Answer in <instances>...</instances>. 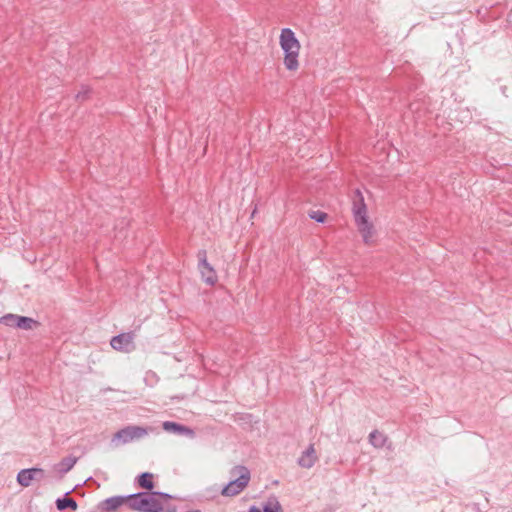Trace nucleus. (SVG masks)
Here are the masks:
<instances>
[{
  "label": "nucleus",
  "mask_w": 512,
  "mask_h": 512,
  "mask_svg": "<svg viewBox=\"0 0 512 512\" xmlns=\"http://www.w3.org/2000/svg\"><path fill=\"white\" fill-rule=\"evenodd\" d=\"M249 512H261L257 507L253 506L249 509Z\"/></svg>",
  "instance_id": "6ab92c4d"
},
{
  "label": "nucleus",
  "mask_w": 512,
  "mask_h": 512,
  "mask_svg": "<svg viewBox=\"0 0 512 512\" xmlns=\"http://www.w3.org/2000/svg\"><path fill=\"white\" fill-rule=\"evenodd\" d=\"M163 429L167 432L182 434L188 437H193L194 435L193 431L190 428L170 421H166L163 423Z\"/></svg>",
  "instance_id": "f8f14e48"
},
{
  "label": "nucleus",
  "mask_w": 512,
  "mask_h": 512,
  "mask_svg": "<svg viewBox=\"0 0 512 512\" xmlns=\"http://www.w3.org/2000/svg\"><path fill=\"white\" fill-rule=\"evenodd\" d=\"M147 430L140 426H127L119 430L113 437L117 444H126L141 439L147 435Z\"/></svg>",
  "instance_id": "39448f33"
},
{
  "label": "nucleus",
  "mask_w": 512,
  "mask_h": 512,
  "mask_svg": "<svg viewBox=\"0 0 512 512\" xmlns=\"http://www.w3.org/2000/svg\"><path fill=\"white\" fill-rule=\"evenodd\" d=\"M317 460L316 450L313 445H310L299 458V465L304 468H310Z\"/></svg>",
  "instance_id": "9b49d317"
},
{
  "label": "nucleus",
  "mask_w": 512,
  "mask_h": 512,
  "mask_svg": "<svg viewBox=\"0 0 512 512\" xmlns=\"http://www.w3.org/2000/svg\"><path fill=\"white\" fill-rule=\"evenodd\" d=\"M232 475L236 478L231 480L221 491L226 497H233L240 494L249 484L251 475L245 466H236L232 470Z\"/></svg>",
  "instance_id": "20e7f679"
},
{
  "label": "nucleus",
  "mask_w": 512,
  "mask_h": 512,
  "mask_svg": "<svg viewBox=\"0 0 512 512\" xmlns=\"http://www.w3.org/2000/svg\"><path fill=\"white\" fill-rule=\"evenodd\" d=\"M75 462H76L75 459L68 458V459L63 460L61 465L63 466L65 471H68L73 467Z\"/></svg>",
  "instance_id": "a211bd4d"
},
{
  "label": "nucleus",
  "mask_w": 512,
  "mask_h": 512,
  "mask_svg": "<svg viewBox=\"0 0 512 512\" xmlns=\"http://www.w3.org/2000/svg\"><path fill=\"white\" fill-rule=\"evenodd\" d=\"M310 216L317 222H324L327 218V214L320 211L313 212Z\"/></svg>",
  "instance_id": "f3484780"
},
{
  "label": "nucleus",
  "mask_w": 512,
  "mask_h": 512,
  "mask_svg": "<svg viewBox=\"0 0 512 512\" xmlns=\"http://www.w3.org/2000/svg\"><path fill=\"white\" fill-rule=\"evenodd\" d=\"M0 321L9 327H16L24 330H31L38 325L32 318L8 314L3 316Z\"/></svg>",
  "instance_id": "423d86ee"
},
{
  "label": "nucleus",
  "mask_w": 512,
  "mask_h": 512,
  "mask_svg": "<svg viewBox=\"0 0 512 512\" xmlns=\"http://www.w3.org/2000/svg\"><path fill=\"white\" fill-rule=\"evenodd\" d=\"M263 511L264 512H283V509L278 500L270 499L265 503V505L263 507Z\"/></svg>",
  "instance_id": "dca6fc26"
},
{
  "label": "nucleus",
  "mask_w": 512,
  "mask_h": 512,
  "mask_svg": "<svg viewBox=\"0 0 512 512\" xmlns=\"http://www.w3.org/2000/svg\"><path fill=\"white\" fill-rule=\"evenodd\" d=\"M56 506L59 510H64L66 508H71L73 511H76L78 508L77 503L72 498H62L56 501Z\"/></svg>",
  "instance_id": "4468645a"
},
{
  "label": "nucleus",
  "mask_w": 512,
  "mask_h": 512,
  "mask_svg": "<svg viewBox=\"0 0 512 512\" xmlns=\"http://www.w3.org/2000/svg\"><path fill=\"white\" fill-rule=\"evenodd\" d=\"M169 498L166 494L139 493L128 496V505L139 512H162Z\"/></svg>",
  "instance_id": "7ed1b4c3"
},
{
  "label": "nucleus",
  "mask_w": 512,
  "mask_h": 512,
  "mask_svg": "<svg viewBox=\"0 0 512 512\" xmlns=\"http://www.w3.org/2000/svg\"><path fill=\"white\" fill-rule=\"evenodd\" d=\"M126 503H128V496L127 497L114 496V497L107 498V499L103 500L99 504V509L104 512H111V511H115L116 509H118L119 507H121L122 505H124Z\"/></svg>",
  "instance_id": "9d476101"
},
{
  "label": "nucleus",
  "mask_w": 512,
  "mask_h": 512,
  "mask_svg": "<svg viewBox=\"0 0 512 512\" xmlns=\"http://www.w3.org/2000/svg\"><path fill=\"white\" fill-rule=\"evenodd\" d=\"M279 46L285 70L289 73H297L301 67L302 45L292 29H281L279 34Z\"/></svg>",
  "instance_id": "f257e3e1"
},
{
  "label": "nucleus",
  "mask_w": 512,
  "mask_h": 512,
  "mask_svg": "<svg viewBox=\"0 0 512 512\" xmlns=\"http://www.w3.org/2000/svg\"><path fill=\"white\" fill-rule=\"evenodd\" d=\"M43 470L39 468L24 469L18 473L17 481L23 487H28L31 482L41 476Z\"/></svg>",
  "instance_id": "1a4fd4ad"
},
{
  "label": "nucleus",
  "mask_w": 512,
  "mask_h": 512,
  "mask_svg": "<svg viewBox=\"0 0 512 512\" xmlns=\"http://www.w3.org/2000/svg\"><path fill=\"white\" fill-rule=\"evenodd\" d=\"M369 442L375 447H382L385 443V437L382 433L375 430L370 433Z\"/></svg>",
  "instance_id": "2eb2a0df"
},
{
  "label": "nucleus",
  "mask_w": 512,
  "mask_h": 512,
  "mask_svg": "<svg viewBox=\"0 0 512 512\" xmlns=\"http://www.w3.org/2000/svg\"><path fill=\"white\" fill-rule=\"evenodd\" d=\"M138 484L143 489L152 490L154 487L153 474H151V473L141 474L138 478Z\"/></svg>",
  "instance_id": "ddd939ff"
},
{
  "label": "nucleus",
  "mask_w": 512,
  "mask_h": 512,
  "mask_svg": "<svg viewBox=\"0 0 512 512\" xmlns=\"http://www.w3.org/2000/svg\"><path fill=\"white\" fill-rule=\"evenodd\" d=\"M110 345L116 351L128 353L134 349V334L129 332L114 336L110 340Z\"/></svg>",
  "instance_id": "0eeeda50"
},
{
  "label": "nucleus",
  "mask_w": 512,
  "mask_h": 512,
  "mask_svg": "<svg viewBox=\"0 0 512 512\" xmlns=\"http://www.w3.org/2000/svg\"><path fill=\"white\" fill-rule=\"evenodd\" d=\"M352 213L355 225L363 242L367 245L374 244L376 241L377 231L372 219L370 218L364 196L359 190L355 192L353 197Z\"/></svg>",
  "instance_id": "f03ea898"
},
{
  "label": "nucleus",
  "mask_w": 512,
  "mask_h": 512,
  "mask_svg": "<svg viewBox=\"0 0 512 512\" xmlns=\"http://www.w3.org/2000/svg\"><path fill=\"white\" fill-rule=\"evenodd\" d=\"M199 269L204 281L209 285H214L217 280V273L207 260L206 252L202 251L198 254Z\"/></svg>",
  "instance_id": "6e6552de"
}]
</instances>
